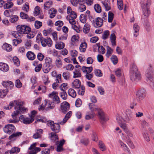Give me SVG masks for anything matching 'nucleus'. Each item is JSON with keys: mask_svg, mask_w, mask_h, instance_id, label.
Here are the masks:
<instances>
[{"mask_svg": "<svg viewBox=\"0 0 154 154\" xmlns=\"http://www.w3.org/2000/svg\"><path fill=\"white\" fill-rule=\"evenodd\" d=\"M23 103L24 102L20 100H17L10 103V106H14L16 110L11 115L12 118L15 119L16 117V116L27 111V108L23 106Z\"/></svg>", "mask_w": 154, "mask_h": 154, "instance_id": "1", "label": "nucleus"}, {"mask_svg": "<svg viewBox=\"0 0 154 154\" xmlns=\"http://www.w3.org/2000/svg\"><path fill=\"white\" fill-rule=\"evenodd\" d=\"M89 20L92 23L93 25L95 27L98 28L101 27L103 23V20L100 17L94 18L93 16L89 17Z\"/></svg>", "mask_w": 154, "mask_h": 154, "instance_id": "2", "label": "nucleus"}, {"mask_svg": "<svg viewBox=\"0 0 154 154\" xmlns=\"http://www.w3.org/2000/svg\"><path fill=\"white\" fill-rule=\"evenodd\" d=\"M130 75L131 76L138 77L141 76L140 73L138 71L136 66L134 63L131 65L130 70Z\"/></svg>", "mask_w": 154, "mask_h": 154, "instance_id": "3", "label": "nucleus"}, {"mask_svg": "<svg viewBox=\"0 0 154 154\" xmlns=\"http://www.w3.org/2000/svg\"><path fill=\"white\" fill-rule=\"evenodd\" d=\"M40 41L42 46L43 47H45L48 46L49 47L52 46V41L51 38L48 37L46 38H45L42 37H40Z\"/></svg>", "mask_w": 154, "mask_h": 154, "instance_id": "4", "label": "nucleus"}, {"mask_svg": "<svg viewBox=\"0 0 154 154\" xmlns=\"http://www.w3.org/2000/svg\"><path fill=\"white\" fill-rule=\"evenodd\" d=\"M17 29L22 34L29 33L31 30V28L25 25H18L17 26Z\"/></svg>", "mask_w": 154, "mask_h": 154, "instance_id": "5", "label": "nucleus"}, {"mask_svg": "<svg viewBox=\"0 0 154 154\" xmlns=\"http://www.w3.org/2000/svg\"><path fill=\"white\" fill-rule=\"evenodd\" d=\"M47 125L50 127L52 131L58 133L60 131V125L58 123H54L53 121H48L47 122Z\"/></svg>", "mask_w": 154, "mask_h": 154, "instance_id": "6", "label": "nucleus"}, {"mask_svg": "<svg viewBox=\"0 0 154 154\" xmlns=\"http://www.w3.org/2000/svg\"><path fill=\"white\" fill-rule=\"evenodd\" d=\"M151 0H147L146 5H141L143 14L145 17H147L150 13V11L149 10L148 6L151 4Z\"/></svg>", "mask_w": 154, "mask_h": 154, "instance_id": "7", "label": "nucleus"}, {"mask_svg": "<svg viewBox=\"0 0 154 154\" xmlns=\"http://www.w3.org/2000/svg\"><path fill=\"white\" fill-rule=\"evenodd\" d=\"M19 119L20 122L26 125L31 124L34 121L33 116L31 117L29 116V117H27L24 115L21 116L19 117Z\"/></svg>", "mask_w": 154, "mask_h": 154, "instance_id": "8", "label": "nucleus"}, {"mask_svg": "<svg viewBox=\"0 0 154 154\" xmlns=\"http://www.w3.org/2000/svg\"><path fill=\"white\" fill-rule=\"evenodd\" d=\"M94 109L95 111L97 112V116L103 122L106 121L105 115L102 109L99 107L95 108Z\"/></svg>", "mask_w": 154, "mask_h": 154, "instance_id": "9", "label": "nucleus"}, {"mask_svg": "<svg viewBox=\"0 0 154 154\" xmlns=\"http://www.w3.org/2000/svg\"><path fill=\"white\" fill-rule=\"evenodd\" d=\"M69 14V15L66 17V18L69 20V23L72 24H76L75 19L77 17V14L75 11H73Z\"/></svg>", "mask_w": 154, "mask_h": 154, "instance_id": "10", "label": "nucleus"}, {"mask_svg": "<svg viewBox=\"0 0 154 154\" xmlns=\"http://www.w3.org/2000/svg\"><path fill=\"white\" fill-rule=\"evenodd\" d=\"M4 132L8 134H11L16 131V128L12 124H8L4 128Z\"/></svg>", "mask_w": 154, "mask_h": 154, "instance_id": "11", "label": "nucleus"}, {"mask_svg": "<svg viewBox=\"0 0 154 154\" xmlns=\"http://www.w3.org/2000/svg\"><path fill=\"white\" fill-rule=\"evenodd\" d=\"M36 143H34L31 145L29 148L30 150L29 153L30 154H36L37 152L41 150V149L39 147H35Z\"/></svg>", "mask_w": 154, "mask_h": 154, "instance_id": "12", "label": "nucleus"}, {"mask_svg": "<svg viewBox=\"0 0 154 154\" xmlns=\"http://www.w3.org/2000/svg\"><path fill=\"white\" fill-rule=\"evenodd\" d=\"M48 96L53 98V100L54 103L58 104L60 103L59 98L57 96V93L56 92H52L48 95Z\"/></svg>", "mask_w": 154, "mask_h": 154, "instance_id": "13", "label": "nucleus"}, {"mask_svg": "<svg viewBox=\"0 0 154 154\" xmlns=\"http://www.w3.org/2000/svg\"><path fill=\"white\" fill-rule=\"evenodd\" d=\"M69 108V104L66 101L63 102L61 104V109L62 112L64 113H66Z\"/></svg>", "mask_w": 154, "mask_h": 154, "instance_id": "14", "label": "nucleus"}, {"mask_svg": "<svg viewBox=\"0 0 154 154\" xmlns=\"http://www.w3.org/2000/svg\"><path fill=\"white\" fill-rule=\"evenodd\" d=\"M133 29L134 30V36L137 37L139 34L140 30V26L137 23H135L133 26Z\"/></svg>", "mask_w": 154, "mask_h": 154, "instance_id": "15", "label": "nucleus"}, {"mask_svg": "<svg viewBox=\"0 0 154 154\" xmlns=\"http://www.w3.org/2000/svg\"><path fill=\"white\" fill-rule=\"evenodd\" d=\"M136 95L140 99L144 98L146 95V90L144 89H141L137 92Z\"/></svg>", "mask_w": 154, "mask_h": 154, "instance_id": "16", "label": "nucleus"}, {"mask_svg": "<svg viewBox=\"0 0 154 154\" xmlns=\"http://www.w3.org/2000/svg\"><path fill=\"white\" fill-rule=\"evenodd\" d=\"M116 120H117V122L119 123L121 127L123 129L125 132L128 130L127 128L126 124L125 123H122V122L120 117H117L116 118Z\"/></svg>", "mask_w": 154, "mask_h": 154, "instance_id": "17", "label": "nucleus"}, {"mask_svg": "<svg viewBox=\"0 0 154 154\" xmlns=\"http://www.w3.org/2000/svg\"><path fill=\"white\" fill-rule=\"evenodd\" d=\"M149 67L146 71L145 74L146 76L151 77L153 74V68L151 64L149 65Z\"/></svg>", "mask_w": 154, "mask_h": 154, "instance_id": "18", "label": "nucleus"}, {"mask_svg": "<svg viewBox=\"0 0 154 154\" xmlns=\"http://www.w3.org/2000/svg\"><path fill=\"white\" fill-rule=\"evenodd\" d=\"M2 85L5 88L8 87L11 89L14 86L12 82L9 81H5L2 82Z\"/></svg>", "mask_w": 154, "mask_h": 154, "instance_id": "19", "label": "nucleus"}, {"mask_svg": "<svg viewBox=\"0 0 154 154\" xmlns=\"http://www.w3.org/2000/svg\"><path fill=\"white\" fill-rule=\"evenodd\" d=\"M72 114V112L71 111H69L67 113L66 115L64 118L63 119V121H62L59 123L60 124L63 125L66 122L67 120L70 118Z\"/></svg>", "mask_w": 154, "mask_h": 154, "instance_id": "20", "label": "nucleus"}, {"mask_svg": "<svg viewBox=\"0 0 154 154\" xmlns=\"http://www.w3.org/2000/svg\"><path fill=\"white\" fill-rule=\"evenodd\" d=\"M9 69V66L7 64L0 63V70L3 72H6Z\"/></svg>", "mask_w": 154, "mask_h": 154, "instance_id": "21", "label": "nucleus"}, {"mask_svg": "<svg viewBox=\"0 0 154 154\" xmlns=\"http://www.w3.org/2000/svg\"><path fill=\"white\" fill-rule=\"evenodd\" d=\"M102 3L105 7L106 11H108L110 10V2L108 0H105L102 2Z\"/></svg>", "mask_w": 154, "mask_h": 154, "instance_id": "22", "label": "nucleus"}, {"mask_svg": "<svg viewBox=\"0 0 154 154\" xmlns=\"http://www.w3.org/2000/svg\"><path fill=\"white\" fill-rule=\"evenodd\" d=\"M43 133V130L42 129H38L36 130V133L34 134L33 137L34 139H38L41 137V135Z\"/></svg>", "mask_w": 154, "mask_h": 154, "instance_id": "23", "label": "nucleus"}, {"mask_svg": "<svg viewBox=\"0 0 154 154\" xmlns=\"http://www.w3.org/2000/svg\"><path fill=\"white\" fill-rule=\"evenodd\" d=\"M82 69L83 73L87 74L90 73L92 71L93 68L92 66L87 67L83 66Z\"/></svg>", "mask_w": 154, "mask_h": 154, "instance_id": "24", "label": "nucleus"}, {"mask_svg": "<svg viewBox=\"0 0 154 154\" xmlns=\"http://www.w3.org/2000/svg\"><path fill=\"white\" fill-rule=\"evenodd\" d=\"M22 135V133L21 132H17L13 133L9 137V139L13 140L14 138L17 137Z\"/></svg>", "mask_w": 154, "mask_h": 154, "instance_id": "25", "label": "nucleus"}, {"mask_svg": "<svg viewBox=\"0 0 154 154\" xmlns=\"http://www.w3.org/2000/svg\"><path fill=\"white\" fill-rule=\"evenodd\" d=\"M11 34L14 37L18 39L20 38L23 35L22 34L17 30V31H13Z\"/></svg>", "mask_w": 154, "mask_h": 154, "instance_id": "26", "label": "nucleus"}, {"mask_svg": "<svg viewBox=\"0 0 154 154\" xmlns=\"http://www.w3.org/2000/svg\"><path fill=\"white\" fill-rule=\"evenodd\" d=\"M72 84L73 88L75 89H77L81 87V82L78 79L75 80L73 82Z\"/></svg>", "mask_w": 154, "mask_h": 154, "instance_id": "27", "label": "nucleus"}, {"mask_svg": "<svg viewBox=\"0 0 154 154\" xmlns=\"http://www.w3.org/2000/svg\"><path fill=\"white\" fill-rule=\"evenodd\" d=\"M26 56L28 59L32 60H34L35 57V54L31 51H29L27 52Z\"/></svg>", "mask_w": 154, "mask_h": 154, "instance_id": "28", "label": "nucleus"}, {"mask_svg": "<svg viewBox=\"0 0 154 154\" xmlns=\"http://www.w3.org/2000/svg\"><path fill=\"white\" fill-rule=\"evenodd\" d=\"M53 66L51 65H48L44 64L42 69L43 72L45 73H47L52 68Z\"/></svg>", "mask_w": 154, "mask_h": 154, "instance_id": "29", "label": "nucleus"}, {"mask_svg": "<svg viewBox=\"0 0 154 154\" xmlns=\"http://www.w3.org/2000/svg\"><path fill=\"white\" fill-rule=\"evenodd\" d=\"M2 48L3 49L8 51H11L12 49L11 45L6 43L3 45Z\"/></svg>", "mask_w": 154, "mask_h": 154, "instance_id": "30", "label": "nucleus"}, {"mask_svg": "<svg viewBox=\"0 0 154 154\" xmlns=\"http://www.w3.org/2000/svg\"><path fill=\"white\" fill-rule=\"evenodd\" d=\"M116 36L115 34L113 33L111 34L110 36V40L112 43V45L113 46H115L116 45Z\"/></svg>", "mask_w": 154, "mask_h": 154, "instance_id": "31", "label": "nucleus"}, {"mask_svg": "<svg viewBox=\"0 0 154 154\" xmlns=\"http://www.w3.org/2000/svg\"><path fill=\"white\" fill-rule=\"evenodd\" d=\"M8 92V90L7 88L5 89H0V97L2 98L4 97L7 95Z\"/></svg>", "mask_w": 154, "mask_h": 154, "instance_id": "32", "label": "nucleus"}, {"mask_svg": "<svg viewBox=\"0 0 154 154\" xmlns=\"http://www.w3.org/2000/svg\"><path fill=\"white\" fill-rule=\"evenodd\" d=\"M57 78L56 82L54 83L52 85V88L54 89H56L57 88V87L58 85V83H60L62 82L61 78Z\"/></svg>", "mask_w": 154, "mask_h": 154, "instance_id": "33", "label": "nucleus"}, {"mask_svg": "<svg viewBox=\"0 0 154 154\" xmlns=\"http://www.w3.org/2000/svg\"><path fill=\"white\" fill-rule=\"evenodd\" d=\"M76 89L79 95H83L84 94L85 91V88L84 86H82Z\"/></svg>", "mask_w": 154, "mask_h": 154, "instance_id": "34", "label": "nucleus"}, {"mask_svg": "<svg viewBox=\"0 0 154 154\" xmlns=\"http://www.w3.org/2000/svg\"><path fill=\"white\" fill-rule=\"evenodd\" d=\"M68 92L69 95L73 98H75L76 96L75 91L73 89H69Z\"/></svg>", "mask_w": 154, "mask_h": 154, "instance_id": "35", "label": "nucleus"}, {"mask_svg": "<svg viewBox=\"0 0 154 154\" xmlns=\"http://www.w3.org/2000/svg\"><path fill=\"white\" fill-rule=\"evenodd\" d=\"M107 52L106 54V56L107 57H109L113 52V50L109 46L106 47Z\"/></svg>", "mask_w": 154, "mask_h": 154, "instance_id": "36", "label": "nucleus"}, {"mask_svg": "<svg viewBox=\"0 0 154 154\" xmlns=\"http://www.w3.org/2000/svg\"><path fill=\"white\" fill-rule=\"evenodd\" d=\"M20 151V149L19 147H14L12 148L11 150L9 151L10 154H12L13 153H18Z\"/></svg>", "mask_w": 154, "mask_h": 154, "instance_id": "37", "label": "nucleus"}, {"mask_svg": "<svg viewBox=\"0 0 154 154\" xmlns=\"http://www.w3.org/2000/svg\"><path fill=\"white\" fill-rule=\"evenodd\" d=\"M65 46L64 43L62 42H57L55 45L56 48L58 49H63Z\"/></svg>", "mask_w": 154, "mask_h": 154, "instance_id": "38", "label": "nucleus"}, {"mask_svg": "<svg viewBox=\"0 0 154 154\" xmlns=\"http://www.w3.org/2000/svg\"><path fill=\"white\" fill-rule=\"evenodd\" d=\"M19 19L17 15H12L10 17L9 19L10 22L12 23H14L16 22Z\"/></svg>", "mask_w": 154, "mask_h": 154, "instance_id": "39", "label": "nucleus"}, {"mask_svg": "<svg viewBox=\"0 0 154 154\" xmlns=\"http://www.w3.org/2000/svg\"><path fill=\"white\" fill-rule=\"evenodd\" d=\"M57 10L54 9L53 11L50 9L49 11V13L50 14V17L51 18H53L56 15L57 12Z\"/></svg>", "mask_w": 154, "mask_h": 154, "instance_id": "40", "label": "nucleus"}, {"mask_svg": "<svg viewBox=\"0 0 154 154\" xmlns=\"http://www.w3.org/2000/svg\"><path fill=\"white\" fill-rule=\"evenodd\" d=\"M52 3V1L51 0L45 3L44 4V9L45 10H48L51 6Z\"/></svg>", "mask_w": 154, "mask_h": 154, "instance_id": "41", "label": "nucleus"}, {"mask_svg": "<svg viewBox=\"0 0 154 154\" xmlns=\"http://www.w3.org/2000/svg\"><path fill=\"white\" fill-rule=\"evenodd\" d=\"M119 143L121 147L124 149L126 150L128 152L130 151V150L128 147L121 140H119Z\"/></svg>", "mask_w": 154, "mask_h": 154, "instance_id": "42", "label": "nucleus"}, {"mask_svg": "<svg viewBox=\"0 0 154 154\" xmlns=\"http://www.w3.org/2000/svg\"><path fill=\"white\" fill-rule=\"evenodd\" d=\"M51 140L54 141L56 142L58 140V137L57 135L53 132L51 133Z\"/></svg>", "mask_w": 154, "mask_h": 154, "instance_id": "43", "label": "nucleus"}, {"mask_svg": "<svg viewBox=\"0 0 154 154\" xmlns=\"http://www.w3.org/2000/svg\"><path fill=\"white\" fill-rule=\"evenodd\" d=\"M114 18V14L111 11H109L108 14V21L112 23Z\"/></svg>", "mask_w": 154, "mask_h": 154, "instance_id": "44", "label": "nucleus"}, {"mask_svg": "<svg viewBox=\"0 0 154 154\" xmlns=\"http://www.w3.org/2000/svg\"><path fill=\"white\" fill-rule=\"evenodd\" d=\"M116 75L118 77L124 76L122 71L120 69H118L115 71Z\"/></svg>", "mask_w": 154, "mask_h": 154, "instance_id": "45", "label": "nucleus"}, {"mask_svg": "<svg viewBox=\"0 0 154 154\" xmlns=\"http://www.w3.org/2000/svg\"><path fill=\"white\" fill-rule=\"evenodd\" d=\"M13 5V3L12 2H8L4 5V8L5 9H8L11 8Z\"/></svg>", "mask_w": 154, "mask_h": 154, "instance_id": "46", "label": "nucleus"}, {"mask_svg": "<svg viewBox=\"0 0 154 154\" xmlns=\"http://www.w3.org/2000/svg\"><path fill=\"white\" fill-rule=\"evenodd\" d=\"M89 25L88 23L85 24L83 28V31L85 33H88L90 30Z\"/></svg>", "mask_w": 154, "mask_h": 154, "instance_id": "47", "label": "nucleus"}, {"mask_svg": "<svg viewBox=\"0 0 154 154\" xmlns=\"http://www.w3.org/2000/svg\"><path fill=\"white\" fill-rule=\"evenodd\" d=\"M118 6L119 9L122 10L123 8V4L122 0H117Z\"/></svg>", "mask_w": 154, "mask_h": 154, "instance_id": "48", "label": "nucleus"}, {"mask_svg": "<svg viewBox=\"0 0 154 154\" xmlns=\"http://www.w3.org/2000/svg\"><path fill=\"white\" fill-rule=\"evenodd\" d=\"M99 147L100 150L102 151H104L106 149V146L101 141L99 142Z\"/></svg>", "mask_w": 154, "mask_h": 154, "instance_id": "49", "label": "nucleus"}, {"mask_svg": "<svg viewBox=\"0 0 154 154\" xmlns=\"http://www.w3.org/2000/svg\"><path fill=\"white\" fill-rule=\"evenodd\" d=\"M147 80L150 83V85L151 88L154 90V81L153 78H147Z\"/></svg>", "mask_w": 154, "mask_h": 154, "instance_id": "50", "label": "nucleus"}, {"mask_svg": "<svg viewBox=\"0 0 154 154\" xmlns=\"http://www.w3.org/2000/svg\"><path fill=\"white\" fill-rule=\"evenodd\" d=\"M109 35V32L108 30H106L103 32V34L102 35V38L104 39L105 40L107 39L108 36Z\"/></svg>", "mask_w": 154, "mask_h": 154, "instance_id": "51", "label": "nucleus"}, {"mask_svg": "<svg viewBox=\"0 0 154 154\" xmlns=\"http://www.w3.org/2000/svg\"><path fill=\"white\" fill-rule=\"evenodd\" d=\"M79 37L75 35H73L72 37L71 41L72 42V44L74 45L76 42L78 41Z\"/></svg>", "mask_w": 154, "mask_h": 154, "instance_id": "52", "label": "nucleus"}, {"mask_svg": "<svg viewBox=\"0 0 154 154\" xmlns=\"http://www.w3.org/2000/svg\"><path fill=\"white\" fill-rule=\"evenodd\" d=\"M14 64L17 66H19L20 64V62L18 58L16 57H14L13 59Z\"/></svg>", "mask_w": 154, "mask_h": 154, "instance_id": "53", "label": "nucleus"}, {"mask_svg": "<svg viewBox=\"0 0 154 154\" xmlns=\"http://www.w3.org/2000/svg\"><path fill=\"white\" fill-rule=\"evenodd\" d=\"M111 60L112 63L115 65L116 64L118 63V58L116 55H112L111 58Z\"/></svg>", "mask_w": 154, "mask_h": 154, "instance_id": "54", "label": "nucleus"}, {"mask_svg": "<svg viewBox=\"0 0 154 154\" xmlns=\"http://www.w3.org/2000/svg\"><path fill=\"white\" fill-rule=\"evenodd\" d=\"M73 77H81V74L78 69H75L73 72Z\"/></svg>", "mask_w": 154, "mask_h": 154, "instance_id": "55", "label": "nucleus"}, {"mask_svg": "<svg viewBox=\"0 0 154 154\" xmlns=\"http://www.w3.org/2000/svg\"><path fill=\"white\" fill-rule=\"evenodd\" d=\"M95 115V113L94 112L90 114H87L85 116V119L86 120H89L93 119L94 118Z\"/></svg>", "mask_w": 154, "mask_h": 154, "instance_id": "56", "label": "nucleus"}, {"mask_svg": "<svg viewBox=\"0 0 154 154\" xmlns=\"http://www.w3.org/2000/svg\"><path fill=\"white\" fill-rule=\"evenodd\" d=\"M94 8L97 12L100 13L101 12V9L100 7L99 4H96L94 5Z\"/></svg>", "mask_w": 154, "mask_h": 154, "instance_id": "57", "label": "nucleus"}, {"mask_svg": "<svg viewBox=\"0 0 154 154\" xmlns=\"http://www.w3.org/2000/svg\"><path fill=\"white\" fill-rule=\"evenodd\" d=\"M86 16L84 14H81L80 16V20L81 22L85 23L86 21Z\"/></svg>", "mask_w": 154, "mask_h": 154, "instance_id": "58", "label": "nucleus"}, {"mask_svg": "<svg viewBox=\"0 0 154 154\" xmlns=\"http://www.w3.org/2000/svg\"><path fill=\"white\" fill-rule=\"evenodd\" d=\"M130 80L132 82L136 84L139 82L140 80V78H130Z\"/></svg>", "mask_w": 154, "mask_h": 154, "instance_id": "59", "label": "nucleus"}, {"mask_svg": "<svg viewBox=\"0 0 154 154\" xmlns=\"http://www.w3.org/2000/svg\"><path fill=\"white\" fill-rule=\"evenodd\" d=\"M51 62V59L49 57H47L45 59V63L44 64L53 66Z\"/></svg>", "mask_w": 154, "mask_h": 154, "instance_id": "60", "label": "nucleus"}, {"mask_svg": "<svg viewBox=\"0 0 154 154\" xmlns=\"http://www.w3.org/2000/svg\"><path fill=\"white\" fill-rule=\"evenodd\" d=\"M94 73L96 76L100 77L102 76V73L101 70L96 69L94 70Z\"/></svg>", "mask_w": 154, "mask_h": 154, "instance_id": "61", "label": "nucleus"}, {"mask_svg": "<svg viewBox=\"0 0 154 154\" xmlns=\"http://www.w3.org/2000/svg\"><path fill=\"white\" fill-rule=\"evenodd\" d=\"M20 16L21 18L23 19L27 20L28 17V15L23 12H21L20 13Z\"/></svg>", "mask_w": 154, "mask_h": 154, "instance_id": "62", "label": "nucleus"}, {"mask_svg": "<svg viewBox=\"0 0 154 154\" xmlns=\"http://www.w3.org/2000/svg\"><path fill=\"white\" fill-rule=\"evenodd\" d=\"M143 136L145 140L147 142H149L150 140V138L149 137V135L146 132H144L143 133Z\"/></svg>", "mask_w": 154, "mask_h": 154, "instance_id": "63", "label": "nucleus"}, {"mask_svg": "<svg viewBox=\"0 0 154 154\" xmlns=\"http://www.w3.org/2000/svg\"><path fill=\"white\" fill-rule=\"evenodd\" d=\"M29 8V5L27 3H26L25 4L23 5L22 7V10L26 12L28 11Z\"/></svg>", "mask_w": 154, "mask_h": 154, "instance_id": "64", "label": "nucleus"}]
</instances>
